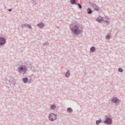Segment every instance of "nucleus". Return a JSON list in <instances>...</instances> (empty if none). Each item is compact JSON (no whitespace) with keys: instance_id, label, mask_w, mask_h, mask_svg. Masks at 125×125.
<instances>
[{"instance_id":"cd10ccee","label":"nucleus","mask_w":125,"mask_h":125,"mask_svg":"<svg viewBox=\"0 0 125 125\" xmlns=\"http://www.w3.org/2000/svg\"><path fill=\"white\" fill-rule=\"evenodd\" d=\"M104 21L106 22L107 24L108 23H109V22L107 21L104 20Z\"/></svg>"},{"instance_id":"ddd939ff","label":"nucleus","mask_w":125,"mask_h":125,"mask_svg":"<svg viewBox=\"0 0 125 125\" xmlns=\"http://www.w3.org/2000/svg\"><path fill=\"white\" fill-rule=\"evenodd\" d=\"M96 50L95 47L94 46H92L90 48V51L91 52H94Z\"/></svg>"},{"instance_id":"aec40b11","label":"nucleus","mask_w":125,"mask_h":125,"mask_svg":"<svg viewBox=\"0 0 125 125\" xmlns=\"http://www.w3.org/2000/svg\"><path fill=\"white\" fill-rule=\"evenodd\" d=\"M30 68H31V69L32 70V72H36V70L35 69H34V68H32V65H31L30 66Z\"/></svg>"},{"instance_id":"f257e3e1","label":"nucleus","mask_w":125,"mask_h":125,"mask_svg":"<svg viewBox=\"0 0 125 125\" xmlns=\"http://www.w3.org/2000/svg\"><path fill=\"white\" fill-rule=\"evenodd\" d=\"M70 28L74 34L79 35L81 32V30L79 29V27L76 25H75L72 27L70 26Z\"/></svg>"},{"instance_id":"c85d7f7f","label":"nucleus","mask_w":125,"mask_h":125,"mask_svg":"<svg viewBox=\"0 0 125 125\" xmlns=\"http://www.w3.org/2000/svg\"><path fill=\"white\" fill-rule=\"evenodd\" d=\"M8 10L9 11H11L12 10V9H8Z\"/></svg>"},{"instance_id":"f3484780","label":"nucleus","mask_w":125,"mask_h":125,"mask_svg":"<svg viewBox=\"0 0 125 125\" xmlns=\"http://www.w3.org/2000/svg\"><path fill=\"white\" fill-rule=\"evenodd\" d=\"M70 2L72 4H76L77 3L76 2L75 0H70Z\"/></svg>"},{"instance_id":"a211bd4d","label":"nucleus","mask_w":125,"mask_h":125,"mask_svg":"<svg viewBox=\"0 0 125 125\" xmlns=\"http://www.w3.org/2000/svg\"><path fill=\"white\" fill-rule=\"evenodd\" d=\"M31 2H32L33 4H37L38 1H35V0H31Z\"/></svg>"},{"instance_id":"0eeeda50","label":"nucleus","mask_w":125,"mask_h":125,"mask_svg":"<svg viewBox=\"0 0 125 125\" xmlns=\"http://www.w3.org/2000/svg\"><path fill=\"white\" fill-rule=\"evenodd\" d=\"M112 102L114 103H117L120 102V100L116 97H114L112 100Z\"/></svg>"},{"instance_id":"4468645a","label":"nucleus","mask_w":125,"mask_h":125,"mask_svg":"<svg viewBox=\"0 0 125 125\" xmlns=\"http://www.w3.org/2000/svg\"><path fill=\"white\" fill-rule=\"evenodd\" d=\"M67 111L70 113H71L73 112V110L71 108L69 107L67 108Z\"/></svg>"},{"instance_id":"dca6fc26","label":"nucleus","mask_w":125,"mask_h":125,"mask_svg":"<svg viewBox=\"0 0 125 125\" xmlns=\"http://www.w3.org/2000/svg\"><path fill=\"white\" fill-rule=\"evenodd\" d=\"M56 108V106L54 104L52 105L50 107V109L51 110H54Z\"/></svg>"},{"instance_id":"bb28decb","label":"nucleus","mask_w":125,"mask_h":125,"mask_svg":"<svg viewBox=\"0 0 125 125\" xmlns=\"http://www.w3.org/2000/svg\"><path fill=\"white\" fill-rule=\"evenodd\" d=\"M10 86H13L15 85V84L14 83H11L10 84Z\"/></svg>"},{"instance_id":"5701e85b","label":"nucleus","mask_w":125,"mask_h":125,"mask_svg":"<svg viewBox=\"0 0 125 125\" xmlns=\"http://www.w3.org/2000/svg\"><path fill=\"white\" fill-rule=\"evenodd\" d=\"M26 27L29 29H31V26L29 24H27Z\"/></svg>"},{"instance_id":"9b49d317","label":"nucleus","mask_w":125,"mask_h":125,"mask_svg":"<svg viewBox=\"0 0 125 125\" xmlns=\"http://www.w3.org/2000/svg\"><path fill=\"white\" fill-rule=\"evenodd\" d=\"M22 81L24 83H27L28 81V79L27 77H25L22 79Z\"/></svg>"},{"instance_id":"423d86ee","label":"nucleus","mask_w":125,"mask_h":125,"mask_svg":"<svg viewBox=\"0 0 125 125\" xmlns=\"http://www.w3.org/2000/svg\"><path fill=\"white\" fill-rule=\"evenodd\" d=\"M104 123L106 124L110 125L112 123V120L110 118L107 117L106 118L105 120L104 121Z\"/></svg>"},{"instance_id":"f8f14e48","label":"nucleus","mask_w":125,"mask_h":125,"mask_svg":"<svg viewBox=\"0 0 125 125\" xmlns=\"http://www.w3.org/2000/svg\"><path fill=\"white\" fill-rule=\"evenodd\" d=\"M87 11L88 14H90L93 12V11L91 9L89 8H88L87 9Z\"/></svg>"},{"instance_id":"9d476101","label":"nucleus","mask_w":125,"mask_h":125,"mask_svg":"<svg viewBox=\"0 0 125 125\" xmlns=\"http://www.w3.org/2000/svg\"><path fill=\"white\" fill-rule=\"evenodd\" d=\"M13 80V79L12 78H10L8 79L7 78H5V80H6V83L7 84H8L10 83V81Z\"/></svg>"},{"instance_id":"a878e982","label":"nucleus","mask_w":125,"mask_h":125,"mask_svg":"<svg viewBox=\"0 0 125 125\" xmlns=\"http://www.w3.org/2000/svg\"><path fill=\"white\" fill-rule=\"evenodd\" d=\"M48 43L47 42H46L43 44V45L45 46L48 45Z\"/></svg>"},{"instance_id":"6ab92c4d","label":"nucleus","mask_w":125,"mask_h":125,"mask_svg":"<svg viewBox=\"0 0 125 125\" xmlns=\"http://www.w3.org/2000/svg\"><path fill=\"white\" fill-rule=\"evenodd\" d=\"M76 4L78 5V9H81L82 8V6L80 3H77Z\"/></svg>"},{"instance_id":"20e7f679","label":"nucleus","mask_w":125,"mask_h":125,"mask_svg":"<svg viewBox=\"0 0 125 125\" xmlns=\"http://www.w3.org/2000/svg\"><path fill=\"white\" fill-rule=\"evenodd\" d=\"M6 37H0V46H2L5 45L6 42Z\"/></svg>"},{"instance_id":"393cba45","label":"nucleus","mask_w":125,"mask_h":125,"mask_svg":"<svg viewBox=\"0 0 125 125\" xmlns=\"http://www.w3.org/2000/svg\"><path fill=\"white\" fill-rule=\"evenodd\" d=\"M110 38V36L109 35H107L106 36V38L107 39H109Z\"/></svg>"},{"instance_id":"4be33fe9","label":"nucleus","mask_w":125,"mask_h":125,"mask_svg":"<svg viewBox=\"0 0 125 125\" xmlns=\"http://www.w3.org/2000/svg\"><path fill=\"white\" fill-rule=\"evenodd\" d=\"M22 29H23L24 28L26 27L27 26V24H23L21 26Z\"/></svg>"},{"instance_id":"c756f323","label":"nucleus","mask_w":125,"mask_h":125,"mask_svg":"<svg viewBox=\"0 0 125 125\" xmlns=\"http://www.w3.org/2000/svg\"><path fill=\"white\" fill-rule=\"evenodd\" d=\"M105 19L106 20H108L109 19V18L108 17H106L105 18Z\"/></svg>"},{"instance_id":"2eb2a0df","label":"nucleus","mask_w":125,"mask_h":125,"mask_svg":"<svg viewBox=\"0 0 125 125\" xmlns=\"http://www.w3.org/2000/svg\"><path fill=\"white\" fill-rule=\"evenodd\" d=\"M70 75V73L69 71L68 70L67 72L66 73L65 76L66 77H68Z\"/></svg>"},{"instance_id":"1a4fd4ad","label":"nucleus","mask_w":125,"mask_h":125,"mask_svg":"<svg viewBox=\"0 0 125 125\" xmlns=\"http://www.w3.org/2000/svg\"><path fill=\"white\" fill-rule=\"evenodd\" d=\"M37 26L41 29H42L44 26V24L42 22H40L38 23Z\"/></svg>"},{"instance_id":"7ed1b4c3","label":"nucleus","mask_w":125,"mask_h":125,"mask_svg":"<svg viewBox=\"0 0 125 125\" xmlns=\"http://www.w3.org/2000/svg\"><path fill=\"white\" fill-rule=\"evenodd\" d=\"M48 117L49 120L51 121H53L56 119L57 116L54 114L51 113L49 115Z\"/></svg>"},{"instance_id":"7c9ffc66","label":"nucleus","mask_w":125,"mask_h":125,"mask_svg":"<svg viewBox=\"0 0 125 125\" xmlns=\"http://www.w3.org/2000/svg\"><path fill=\"white\" fill-rule=\"evenodd\" d=\"M57 28H58V29H59V27H58V26H57Z\"/></svg>"},{"instance_id":"39448f33","label":"nucleus","mask_w":125,"mask_h":125,"mask_svg":"<svg viewBox=\"0 0 125 125\" xmlns=\"http://www.w3.org/2000/svg\"><path fill=\"white\" fill-rule=\"evenodd\" d=\"M89 4L92 7L94 8V10L98 11L99 10V8L98 6H96V5L91 2H89Z\"/></svg>"},{"instance_id":"6e6552de","label":"nucleus","mask_w":125,"mask_h":125,"mask_svg":"<svg viewBox=\"0 0 125 125\" xmlns=\"http://www.w3.org/2000/svg\"><path fill=\"white\" fill-rule=\"evenodd\" d=\"M103 20V17L99 16L96 20V21L99 22H101Z\"/></svg>"},{"instance_id":"b1692460","label":"nucleus","mask_w":125,"mask_h":125,"mask_svg":"<svg viewBox=\"0 0 125 125\" xmlns=\"http://www.w3.org/2000/svg\"><path fill=\"white\" fill-rule=\"evenodd\" d=\"M118 71L120 72H123V70L121 68H118Z\"/></svg>"},{"instance_id":"f03ea898","label":"nucleus","mask_w":125,"mask_h":125,"mask_svg":"<svg viewBox=\"0 0 125 125\" xmlns=\"http://www.w3.org/2000/svg\"><path fill=\"white\" fill-rule=\"evenodd\" d=\"M18 71L20 74H24L27 71V68L26 65H20L17 68Z\"/></svg>"},{"instance_id":"412c9836","label":"nucleus","mask_w":125,"mask_h":125,"mask_svg":"<svg viewBox=\"0 0 125 125\" xmlns=\"http://www.w3.org/2000/svg\"><path fill=\"white\" fill-rule=\"evenodd\" d=\"M101 120L100 118V119L98 120H97L96 122V124L97 125H98L99 124L101 123Z\"/></svg>"}]
</instances>
